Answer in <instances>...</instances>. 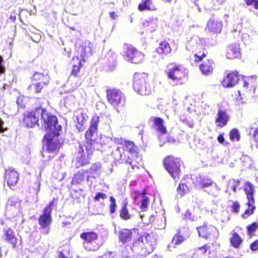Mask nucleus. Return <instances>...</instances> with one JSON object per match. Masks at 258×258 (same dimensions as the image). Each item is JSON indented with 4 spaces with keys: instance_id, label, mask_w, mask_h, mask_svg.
I'll list each match as a JSON object with an SVG mask.
<instances>
[{
    "instance_id": "nucleus-22",
    "label": "nucleus",
    "mask_w": 258,
    "mask_h": 258,
    "mask_svg": "<svg viewBox=\"0 0 258 258\" xmlns=\"http://www.w3.org/2000/svg\"><path fill=\"white\" fill-rule=\"evenodd\" d=\"M229 119V116L226 111L221 109H219L215 119V122L217 124V127L221 128L225 126Z\"/></svg>"
},
{
    "instance_id": "nucleus-2",
    "label": "nucleus",
    "mask_w": 258,
    "mask_h": 258,
    "mask_svg": "<svg viewBox=\"0 0 258 258\" xmlns=\"http://www.w3.org/2000/svg\"><path fill=\"white\" fill-rule=\"evenodd\" d=\"M95 151L94 145L90 142L80 144L76 153V167L79 168L89 165Z\"/></svg>"
},
{
    "instance_id": "nucleus-49",
    "label": "nucleus",
    "mask_w": 258,
    "mask_h": 258,
    "mask_svg": "<svg viewBox=\"0 0 258 258\" xmlns=\"http://www.w3.org/2000/svg\"><path fill=\"white\" fill-rule=\"evenodd\" d=\"M210 246L207 243L201 247H198L197 248V250L199 251L202 254H205L207 252H208V253H210Z\"/></svg>"
},
{
    "instance_id": "nucleus-42",
    "label": "nucleus",
    "mask_w": 258,
    "mask_h": 258,
    "mask_svg": "<svg viewBox=\"0 0 258 258\" xmlns=\"http://www.w3.org/2000/svg\"><path fill=\"white\" fill-rule=\"evenodd\" d=\"M71 197L74 204L81 203V199L82 197L81 192L77 190H74L71 194Z\"/></svg>"
},
{
    "instance_id": "nucleus-12",
    "label": "nucleus",
    "mask_w": 258,
    "mask_h": 258,
    "mask_svg": "<svg viewBox=\"0 0 258 258\" xmlns=\"http://www.w3.org/2000/svg\"><path fill=\"white\" fill-rule=\"evenodd\" d=\"M41 109L40 106H38L33 110L24 113L23 117V125L28 128H33L38 125Z\"/></svg>"
},
{
    "instance_id": "nucleus-63",
    "label": "nucleus",
    "mask_w": 258,
    "mask_h": 258,
    "mask_svg": "<svg viewBox=\"0 0 258 258\" xmlns=\"http://www.w3.org/2000/svg\"><path fill=\"white\" fill-rule=\"evenodd\" d=\"M89 178H90V176H88L87 177V181L89 180Z\"/></svg>"
},
{
    "instance_id": "nucleus-19",
    "label": "nucleus",
    "mask_w": 258,
    "mask_h": 258,
    "mask_svg": "<svg viewBox=\"0 0 258 258\" xmlns=\"http://www.w3.org/2000/svg\"><path fill=\"white\" fill-rule=\"evenodd\" d=\"M3 232L4 240L10 244L13 248H16L17 246L18 238L15 231L10 227H6L3 229Z\"/></svg>"
},
{
    "instance_id": "nucleus-48",
    "label": "nucleus",
    "mask_w": 258,
    "mask_h": 258,
    "mask_svg": "<svg viewBox=\"0 0 258 258\" xmlns=\"http://www.w3.org/2000/svg\"><path fill=\"white\" fill-rule=\"evenodd\" d=\"M144 29L146 30L152 31L154 30V24L152 22L149 21H145L142 24Z\"/></svg>"
},
{
    "instance_id": "nucleus-41",
    "label": "nucleus",
    "mask_w": 258,
    "mask_h": 258,
    "mask_svg": "<svg viewBox=\"0 0 258 258\" xmlns=\"http://www.w3.org/2000/svg\"><path fill=\"white\" fill-rule=\"evenodd\" d=\"M230 211L232 214L237 215L239 213L241 208L240 203L237 201L232 202L230 206Z\"/></svg>"
},
{
    "instance_id": "nucleus-51",
    "label": "nucleus",
    "mask_w": 258,
    "mask_h": 258,
    "mask_svg": "<svg viewBox=\"0 0 258 258\" xmlns=\"http://www.w3.org/2000/svg\"><path fill=\"white\" fill-rule=\"evenodd\" d=\"M254 125L256 126L255 128H251V130H253L252 133V136L256 142H258V119L256 121L254 122Z\"/></svg>"
},
{
    "instance_id": "nucleus-9",
    "label": "nucleus",
    "mask_w": 258,
    "mask_h": 258,
    "mask_svg": "<svg viewBox=\"0 0 258 258\" xmlns=\"http://www.w3.org/2000/svg\"><path fill=\"white\" fill-rule=\"evenodd\" d=\"M56 200L53 199L49 204L43 209L42 213L40 214L38 218V222L40 228L42 229L47 230V233L52 221L51 213L53 207L55 205Z\"/></svg>"
},
{
    "instance_id": "nucleus-43",
    "label": "nucleus",
    "mask_w": 258,
    "mask_h": 258,
    "mask_svg": "<svg viewBox=\"0 0 258 258\" xmlns=\"http://www.w3.org/2000/svg\"><path fill=\"white\" fill-rule=\"evenodd\" d=\"M110 204L109 205V212L111 214H113L116 212L117 208V204L115 199L113 196L109 197Z\"/></svg>"
},
{
    "instance_id": "nucleus-55",
    "label": "nucleus",
    "mask_w": 258,
    "mask_h": 258,
    "mask_svg": "<svg viewBox=\"0 0 258 258\" xmlns=\"http://www.w3.org/2000/svg\"><path fill=\"white\" fill-rule=\"evenodd\" d=\"M250 248L254 251L258 250V239L254 240L250 244Z\"/></svg>"
},
{
    "instance_id": "nucleus-57",
    "label": "nucleus",
    "mask_w": 258,
    "mask_h": 258,
    "mask_svg": "<svg viewBox=\"0 0 258 258\" xmlns=\"http://www.w3.org/2000/svg\"><path fill=\"white\" fill-rule=\"evenodd\" d=\"M4 121L0 118V134L1 133H4L5 131L7 130V127H5L4 126Z\"/></svg>"
},
{
    "instance_id": "nucleus-5",
    "label": "nucleus",
    "mask_w": 258,
    "mask_h": 258,
    "mask_svg": "<svg viewBox=\"0 0 258 258\" xmlns=\"http://www.w3.org/2000/svg\"><path fill=\"white\" fill-rule=\"evenodd\" d=\"M41 118L43 121L44 128L52 133L53 135L58 137L60 135V132L62 130V126L58 124L57 117L49 113L45 108L41 109Z\"/></svg>"
},
{
    "instance_id": "nucleus-46",
    "label": "nucleus",
    "mask_w": 258,
    "mask_h": 258,
    "mask_svg": "<svg viewBox=\"0 0 258 258\" xmlns=\"http://www.w3.org/2000/svg\"><path fill=\"white\" fill-rule=\"evenodd\" d=\"M184 241V237L180 235L179 233L174 235L172 240V241L174 245H179L181 244Z\"/></svg>"
},
{
    "instance_id": "nucleus-38",
    "label": "nucleus",
    "mask_w": 258,
    "mask_h": 258,
    "mask_svg": "<svg viewBox=\"0 0 258 258\" xmlns=\"http://www.w3.org/2000/svg\"><path fill=\"white\" fill-rule=\"evenodd\" d=\"M208 26L211 31L214 32H217L221 30L222 23L212 20L208 22Z\"/></svg>"
},
{
    "instance_id": "nucleus-45",
    "label": "nucleus",
    "mask_w": 258,
    "mask_h": 258,
    "mask_svg": "<svg viewBox=\"0 0 258 258\" xmlns=\"http://www.w3.org/2000/svg\"><path fill=\"white\" fill-rule=\"evenodd\" d=\"M149 201L150 199L147 197L146 195H145L142 197V199L141 201V203L140 206V208L142 211H145L147 210Z\"/></svg>"
},
{
    "instance_id": "nucleus-15",
    "label": "nucleus",
    "mask_w": 258,
    "mask_h": 258,
    "mask_svg": "<svg viewBox=\"0 0 258 258\" xmlns=\"http://www.w3.org/2000/svg\"><path fill=\"white\" fill-rule=\"evenodd\" d=\"M116 144L120 145V146L116 148V150L121 153V149L123 150V153H129L140 149L137 145L135 144L134 142L126 140L123 138L117 139Z\"/></svg>"
},
{
    "instance_id": "nucleus-37",
    "label": "nucleus",
    "mask_w": 258,
    "mask_h": 258,
    "mask_svg": "<svg viewBox=\"0 0 258 258\" xmlns=\"http://www.w3.org/2000/svg\"><path fill=\"white\" fill-rule=\"evenodd\" d=\"M247 208L241 214V217L243 219H247L250 216L253 215L256 210L255 205L247 206Z\"/></svg>"
},
{
    "instance_id": "nucleus-52",
    "label": "nucleus",
    "mask_w": 258,
    "mask_h": 258,
    "mask_svg": "<svg viewBox=\"0 0 258 258\" xmlns=\"http://www.w3.org/2000/svg\"><path fill=\"white\" fill-rule=\"evenodd\" d=\"M245 2L247 6L252 5L255 9H258V0H245Z\"/></svg>"
},
{
    "instance_id": "nucleus-28",
    "label": "nucleus",
    "mask_w": 258,
    "mask_h": 258,
    "mask_svg": "<svg viewBox=\"0 0 258 258\" xmlns=\"http://www.w3.org/2000/svg\"><path fill=\"white\" fill-rule=\"evenodd\" d=\"M133 232L131 229L122 228L119 231L118 238L123 244L130 242L132 239Z\"/></svg>"
},
{
    "instance_id": "nucleus-59",
    "label": "nucleus",
    "mask_w": 258,
    "mask_h": 258,
    "mask_svg": "<svg viewBox=\"0 0 258 258\" xmlns=\"http://www.w3.org/2000/svg\"><path fill=\"white\" fill-rule=\"evenodd\" d=\"M217 140L219 143L223 144L225 141L223 134H221L219 135L217 137Z\"/></svg>"
},
{
    "instance_id": "nucleus-47",
    "label": "nucleus",
    "mask_w": 258,
    "mask_h": 258,
    "mask_svg": "<svg viewBox=\"0 0 258 258\" xmlns=\"http://www.w3.org/2000/svg\"><path fill=\"white\" fill-rule=\"evenodd\" d=\"M101 168V164L99 162L93 163L89 168L91 174L97 173Z\"/></svg>"
},
{
    "instance_id": "nucleus-23",
    "label": "nucleus",
    "mask_w": 258,
    "mask_h": 258,
    "mask_svg": "<svg viewBox=\"0 0 258 258\" xmlns=\"http://www.w3.org/2000/svg\"><path fill=\"white\" fill-rule=\"evenodd\" d=\"M215 67V63L214 60L209 58L202 62L199 66V69L203 75L207 76L213 74Z\"/></svg>"
},
{
    "instance_id": "nucleus-32",
    "label": "nucleus",
    "mask_w": 258,
    "mask_h": 258,
    "mask_svg": "<svg viewBox=\"0 0 258 258\" xmlns=\"http://www.w3.org/2000/svg\"><path fill=\"white\" fill-rule=\"evenodd\" d=\"M153 121L154 125L158 132L162 134H165L167 133L166 127L164 125V120L162 118L159 117H155Z\"/></svg>"
},
{
    "instance_id": "nucleus-35",
    "label": "nucleus",
    "mask_w": 258,
    "mask_h": 258,
    "mask_svg": "<svg viewBox=\"0 0 258 258\" xmlns=\"http://www.w3.org/2000/svg\"><path fill=\"white\" fill-rule=\"evenodd\" d=\"M256 85V77L249 76L243 81V87L246 89L254 88Z\"/></svg>"
},
{
    "instance_id": "nucleus-25",
    "label": "nucleus",
    "mask_w": 258,
    "mask_h": 258,
    "mask_svg": "<svg viewBox=\"0 0 258 258\" xmlns=\"http://www.w3.org/2000/svg\"><path fill=\"white\" fill-rule=\"evenodd\" d=\"M240 56V51L239 45L232 43L227 46L226 56L229 59H233L238 58Z\"/></svg>"
},
{
    "instance_id": "nucleus-11",
    "label": "nucleus",
    "mask_w": 258,
    "mask_h": 258,
    "mask_svg": "<svg viewBox=\"0 0 258 258\" xmlns=\"http://www.w3.org/2000/svg\"><path fill=\"white\" fill-rule=\"evenodd\" d=\"M106 99L108 102L113 107L123 105L126 101L123 93L119 89L110 88L106 90Z\"/></svg>"
},
{
    "instance_id": "nucleus-13",
    "label": "nucleus",
    "mask_w": 258,
    "mask_h": 258,
    "mask_svg": "<svg viewBox=\"0 0 258 258\" xmlns=\"http://www.w3.org/2000/svg\"><path fill=\"white\" fill-rule=\"evenodd\" d=\"M54 136L50 134H46L44 137V140L46 146V153H53L57 154L62 146L57 139L54 138Z\"/></svg>"
},
{
    "instance_id": "nucleus-58",
    "label": "nucleus",
    "mask_w": 258,
    "mask_h": 258,
    "mask_svg": "<svg viewBox=\"0 0 258 258\" xmlns=\"http://www.w3.org/2000/svg\"><path fill=\"white\" fill-rule=\"evenodd\" d=\"M76 126L78 131L79 132H83L85 130V125H84L83 123L78 122Z\"/></svg>"
},
{
    "instance_id": "nucleus-54",
    "label": "nucleus",
    "mask_w": 258,
    "mask_h": 258,
    "mask_svg": "<svg viewBox=\"0 0 258 258\" xmlns=\"http://www.w3.org/2000/svg\"><path fill=\"white\" fill-rule=\"evenodd\" d=\"M184 219L186 220L193 221L194 216L192 215L191 212L188 210L184 213Z\"/></svg>"
},
{
    "instance_id": "nucleus-24",
    "label": "nucleus",
    "mask_w": 258,
    "mask_h": 258,
    "mask_svg": "<svg viewBox=\"0 0 258 258\" xmlns=\"http://www.w3.org/2000/svg\"><path fill=\"white\" fill-rule=\"evenodd\" d=\"M213 185H214L215 187H217L216 184L214 183V181L211 178L205 176H200L194 183V187L196 189H205L212 186Z\"/></svg>"
},
{
    "instance_id": "nucleus-50",
    "label": "nucleus",
    "mask_w": 258,
    "mask_h": 258,
    "mask_svg": "<svg viewBox=\"0 0 258 258\" xmlns=\"http://www.w3.org/2000/svg\"><path fill=\"white\" fill-rule=\"evenodd\" d=\"M107 196L106 194L101 192H98L94 196V200L96 202H99L100 199L105 200L107 198Z\"/></svg>"
},
{
    "instance_id": "nucleus-39",
    "label": "nucleus",
    "mask_w": 258,
    "mask_h": 258,
    "mask_svg": "<svg viewBox=\"0 0 258 258\" xmlns=\"http://www.w3.org/2000/svg\"><path fill=\"white\" fill-rule=\"evenodd\" d=\"M229 137L232 142L239 141L240 139V135L238 130L236 128L232 129L229 132Z\"/></svg>"
},
{
    "instance_id": "nucleus-34",
    "label": "nucleus",
    "mask_w": 258,
    "mask_h": 258,
    "mask_svg": "<svg viewBox=\"0 0 258 258\" xmlns=\"http://www.w3.org/2000/svg\"><path fill=\"white\" fill-rule=\"evenodd\" d=\"M243 242L242 239L236 232H233L230 238V242L231 245L235 248L240 247V245Z\"/></svg>"
},
{
    "instance_id": "nucleus-60",
    "label": "nucleus",
    "mask_w": 258,
    "mask_h": 258,
    "mask_svg": "<svg viewBox=\"0 0 258 258\" xmlns=\"http://www.w3.org/2000/svg\"><path fill=\"white\" fill-rule=\"evenodd\" d=\"M3 57L0 56V74H3L4 72V67L3 66Z\"/></svg>"
},
{
    "instance_id": "nucleus-6",
    "label": "nucleus",
    "mask_w": 258,
    "mask_h": 258,
    "mask_svg": "<svg viewBox=\"0 0 258 258\" xmlns=\"http://www.w3.org/2000/svg\"><path fill=\"white\" fill-rule=\"evenodd\" d=\"M31 80L32 82H35V83L28 87V90L32 91L33 87L35 92L38 94L40 93L43 89L49 84L50 77L48 73L35 72L31 77Z\"/></svg>"
},
{
    "instance_id": "nucleus-40",
    "label": "nucleus",
    "mask_w": 258,
    "mask_h": 258,
    "mask_svg": "<svg viewBox=\"0 0 258 258\" xmlns=\"http://www.w3.org/2000/svg\"><path fill=\"white\" fill-rule=\"evenodd\" d=\"M189 190V188L185 183H179L177 188V194L180 197H183L188 192Z\"/></svg>"
},
{
    "instance_id": "nucleus-33",
    "label": "nucleus",
    "mask_w": 258,
    "mask_h": 258,
    "mask_svg": "<svg viewBox=\"0 0 258 258\" xmlns=\"http://www.w3.org/2000/svg\"><path fill=\"white\" fill-rule=\"evenodd\" d=\"M88 170H83V171H79L75 174L73 178L72 183V184L77 185L80 184L83 182L85 178V173L88 172Z\"/></svg>"
},
{
    "instance_id": "nucleus-7",
    "label": "nucleus",
    "mask_w": 258,
    "mask_h": 258,
    "mask_svg": "<svg viewBox=\"0 0 258 258\" xmlns=\"http://www.w3.org/2000/svg\"><path fill=\"white\" fill-rule=\"evenodd\" d=\"M172 67L165 71L169 79L171 80L175 85L183 84V79L185 77V71L181 64L174 62L170 63Z\"/></svg>"
},
{
    "instance_id": "nucleus-18",
    "label": "nucleus",
    "mask_w": 258,
    "mask_h": 258,
    "mask_svg": "<svg viewBox=\"0 0 258 258\" xmlns=\"http://www.w3.org/2000/svg\"><path fill=\"white\" fill-rule=\"evenodd\" d=\"M77 52L79 54L83 62L86 61V59L88 58L91 56L93 53V45L90 42H84L80 44L77 47Z\"/></svg>"
},
{
    "instance_id": "nucleus-44",
    "label": "nucleus",
    "mask_w": 258,
    "mask_h": 258,
    "mask_svg": "<svg viewBox=\"0 0 258 258\" xmlns=\"http://www.w3.org/2000/svg\"><path fill=\"white\" fill-rule=\"evenodd\" d=\"M208 52L207 51L205 48H202V52L201 55H199L198 53L194 54L195 61L196 62H199L203 60V59L207 56Z\"/></svg>"
},
{
    "instance_id": "nucleus-4",
    "label": "nucleus",
    "mask_w": 258,
    "mask_h": 258,
    "mask_svg": "<svg viewBox=\"0 0 258 258\" xmlns=\"http://www.w3.org/2000/svg\"><path fill=\"white\" fill-rule=\"evenodd\" d=\"M163 165L174 180H178L181 173V167L183 162L179 157L172 155L166 156L163 160Z\"/></svg>"
},
{
    "instance_id": "nucleus-31",
    "label": "nucleus",
    "mask_w": 258,
    "mask_h": 258,
    "mask_svg": "<svg viewBox=\"0 0 258 258\" xmlns=\"http://www.w3.org/2000/svg\"><path fill=\"white\" fill-rule=\"evenodd\" d=\"M138 9L140 11L145 10L152 11L154 10L153 0H141L138 6Z\"/></svg>"
},
{
    "instance_id": "nucleus-8",
    "label": "nucleus",
    "mask_w": 258,
    "mask_h": 258,
    "mask_svg": "<svg viewBox=\"0 0 258 258\" xmlns=\"http://www.w3.org/2000/svg\"><path fill=\"white\" fill-rule=\"evenodd\" d=\"M124 50L123 57L128 62L132 63L138 64L141 63L144 59V54L137 49L134 45L124 43L123 45Z\"/></svg>"
},
{
    "instance_id": "nucleus-53",
    "label": "nucleus",
    "mask_w": 258,
    "mask_h": 258,
    "mask_svg": "<svg viewBox=\"0 0 258 258\" xmlns=\"http://www.w3.org/2000/svg\"><path fill=\"white\" fill-rule=\"evenodd\" d=\"M134 192L135 196L134 197V199L135 201H136L140 196L143 197L144 196L146 195L147 194V190L146 189H143L141 192L136 190Z\"/></svg>"
},
{
    "instance_id": "nucleus-30",
    "label": "nucleus",
    "mask_w": 258,
    "mask_h": 258,
    "mask_svg": "<svg viewBox=\"0 0 258 258\" xmlns=\"http://www.w3.org/2000/svg\"><path fill=\"white\" fill-rule=\"evenodd\" d=\"M128 204L126 200H125L119 210V217L124 221H127L131 218L132 215L130 213L128 210Z\"/></svg>"
},
{
    "instance_id": "nucleus-21",
    "label": "nucleus",
    "mask_w": 258,
    "mask_h": 258,
    "mask_svg": "<svg viewBox=\"0 0 258 258\" xmlns=\"http://www.w3.org/2000/svg\"><path fill=\"white\" fill-rule=\"evenodd\" d=\"M243 189L247 200L246 205L247 206L254 205L255 199L254 196L255 190L253 185L250 182L247 181L244 185Z\"/></svg>"
},
{
    "instance_id": "nucleus-61",
    "label": "nucleus",
    "mask_w": 258,
    "mask_h": 258,
    "mask_svg": "<svg viewBox=\"0 0 258 258\" xmlns=\"http://www.w3.org/2000/svg\"><path fill=\"white\" fill-rule=\"evenodd\" d=\"M109 16L112 19L115 20L117 17V15L114 12H111L109 13Z\"/></svg>"
},
{
    "instance_id": "nucleus-20",
    "label": "nucleus",
    "mask_w": 258,
    "mask_h": 258,
    "mask_svg": "<svg viewBox=\"0 0 258 258\" xmlns=\"http://www.w3.org/2000/svg\"><path fill=\"white\" fill-rule=\"evenodd\" d=\"M239 75L237 71L231 72L224 78L222 84L225 88H230L234 86L239 81Z\"/></svg>"
},
{
    "instance_id": "nucleus-27",
    "label": "nucleus",
    "mask_w": 258,
    "mask_h": 258,
    "mask_svg": "<svg viewBox=\"0 0 258 258\" xmlns=\"http://www.w3.org/2000/svg\"><path fill=\"white\" fill-rule=\"evenodd\" d=\"M80 237L84 244L92 243L98 239V234L93 231H84L81 233Z\"/></svg>"
},
{
    "instance_id": "nucleus-1",
    "label": "nucleus",
    "mask_w": 258,
    "mask_h": 258,
    "mask_svg": "<svg viewBox=\"0 0 258 258\" xmlns=\"http://www.w3.org/2000/svg\"><path fill=\"white\" fill-rule=\"evenodd\" d=\"M156 239L152 233H144L134 240L133 246L143 256L151 253L155 248Z\"/></svg>"
},
{
    "instance_id": "nucleus-62",
    "label": "nucleus",
    "mask_w": 258,
    "mask_h": 258,
    "mask_svg": "<svg viewBox=\"0 0 258 258\" xmlns=\"http://www.w3.org/2000/svg\"><path fill=\"white\" fill-rule=\"evenodd\" d=\"M58 258H67V257L65 255L62 251L58 252Z\"/></svg>"
},
{
    "instance_id": "nucleus-10",
    "label": "nucleus",
    "mask_w": 258,
    "mask_h": 258,
    "mask_svg": "<svg viewBox=\"0 0 258 258\" xmlns=\"http://www.w3.org/2000/svg\"><path fill=\"white\" fill-rule=\"evenodd\" d=\"M115 160L118 163L130 165L134 169L141 162L142 156L140 153V149H139L127 154H125L124 152L120 153L119 157L115 158Z\"/></svg>"
},
{
    "instance_id": "nucleus-56",
    "label": "nucleus",
    "mask_w": 258,
    "mask_h": 258,
    "mask_svg": "<svg viewBox=\"0 0 258 258\" xmlns=\"http://www.w3.org/2000/svg\"><path fill=\"white\" fill-rule=\"evenodd\" d=\"M234 185L232 186L231 188L234 192H235L237 190V186L240 183V180L238 179L233 180Z\"/></svg>"
},
{
    "instance_id": "nucleus-29",
    "label": "nucleus",
    "mask_w": 258,
    "mask_h": 258,
    "mask_svg": "<svg viewBox=\"0 0 258 258\" xmlns=\"http://www.w3.org/2000/svg\"><path fill=\"white\" fill-rule=\"evenodd\" d=\"M156 51L160 55L166 56L171 52V48L168 42L166 40H163L160 42Z\"/></svg>"
},
{
    "instance_id": "nucleus-26",
    "label": "nucleus",
    "mask_w": 258,
    "mask_h": 258,
    "mask_svg": "<svg viewBox=\"0 0 258 258\" xmlns=\"http://www.w3.org/2000/svg\"><path fill=\"white\" fill-rule=\"evenodd\" d=\"M83 60L78 56L73 57L72 61V70L70 75L74 77H79L80 70L83 66Z\"/></svg>"
},
{
    "instance_id": "nucleus-3",
    "label": "nucleus",
    "mask_w": 258,
    "mask_h": 258,
    "mask_svg": "<svg viewBox=\"0 0 258 258\" xmlns=\"http://www.w3.org/2000/svg\"><path fill=\"white\" fill-rule=\"evenodd\" d=\"M133 86L134 90L137 93L143 96L151 94L153 90L148 74L144 72L135 73L133 80Z\"/></svg>"
},
{
    "instance_id": "nucleus-16",
    "label": "nucleus",
    "mask_w": 258,
    "mask_h": 258,
    "mask_svg": "<svg viewBox=\"0 0 258 258\" xmlns=\"http://www.w3.org/2000/svg\"><path fill=\"white\" fill-rule=\"evenodd\" d=\"M199 237L206 239H211L215 236L216 232V228L215 226L205 222L200 226L197 227Z\"/></svg>"
},
{
    "instance_id": "nucleus-17",
    "label": "nucleus",
    "mask_w": 258,
    "mask_h": 258,
    "mask_svg": "<svg viewBox=\"0 0 258 258\" xmlns=\"http://www.w3.org/2000/svg\"><path fill=\"white\" fill-rule=\"evenodd\" d=\"M19 173L13 168H9L5 171V182L11 189H14L19 180Z\"/></svg>"
},
{
    "instance_id": "nucleus-14",
    "label": "nucleus",
    "mask_w": 258,
    "mask_h": 258,
    "mask_svg": "<svg viewBox=\"0 0 258 258\" xmlns=\"http://www.w3.org/2000/svg\"><path fill=\"white\" fill-rule=\"evenodd\" d=\"M100 122V117L97 115H93L90 121V124L89 128L85 133V142H91L94 145L95 140L93 139L95 134L97 133L98 127Z\"/></svg>"
},
{
    "instance_id": "nucleus-36",
    "label": "nucleus",
    "mask_w": 258,
    "mask_h": 258,
    "mask_svg": "<svg viewBox=\"0 0 258 258\" xmlns=\"http://www.w3.org/2000/svg\"><path fill=\"white\" fill-rule=\"evenodd\" d=\"M258 229V223L256 222H252L246 227L247 235L250 237L255 234V231Z\"/></svg>"
},
{
    "instance_id": "nucleus-64",
    "label": "nucleus",
    "mask_w": 258,
    "mask_h": 258,
    "mask_svg": "<svg viewBox=\"0 0 258 258\" xmlns=\"http://www.w3.org/2000/svg\"><path fill=\"white\" fill-rule=\"evenodd\" d=\"M224 258H233L232 257H230V256H227V257H224Z\"/></svg>"
}]
</instances>
